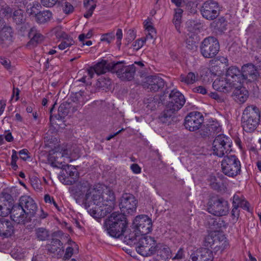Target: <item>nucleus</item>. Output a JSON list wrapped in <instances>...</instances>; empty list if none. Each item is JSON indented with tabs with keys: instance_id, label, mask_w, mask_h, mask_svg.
Segmentation results:
<instances>
[{
	"instance_id": "obj_1",
	"label": "nucleus",
	"mask_w": 261,
	"mask_h": 261,
	"mask_svg": "<svg viewBox=\"0 0 261 261\" xmlns=\"http://www.w3.org/2000/svg\"><path fill=\"white\" fill-rule=\"evenodd\" d=\"M115 201L114 193L110 189L106 187L102 190L92 187L90 192L85 194L83 206L93 217H104L113 210Z\"/></svg>"
},
{
	"instance_id": "obj_2",
	"label": "nucleus",
	"mask_w": 261,
	"mask_h": 261,
	"mask_svg": "<svg viewBox=\"0 0 261 261\" xmlns=\"http://www.w3.org/2000/svg\"><path fill=\"white\" fill-rule=\"evenodd\" d=\"M37 210V204L32 197L22 196L19 203L13 206L11 219L18 224L29 222L36 217Z\"/></svg>"
},
{
	"instance_id": "obj_3",
	"label": "nucleus",
	"mask_w": 261,
	"mask_h": 261,
	"mask_svg": "<svg viewBox=\"0 0 261 261\" xmlns=\"http://www.w3.org/2000/svg\"><path fill=\"white\" fill-rule=\"evenodd\" d=\"M243 83L242 71L237 66H232L226 71L225 77L217 78L214 81L213 87L217 91L228 93L232 90L233 87H239Z\"/></svg>"
},
{
	"instance_id": "obj_4",
	"label": "nucleus",
	"mask_w": 261,
	"mask_h": 261,
	"mask_svg": "<svg viewBox=\"0 0 261 261\" xmlns=\"http://www.w3.org/2000/svg\"><path fill=\"white\" fill-rule=\"evenodd\" d=\"M104 226L110 236L118 238L124 234L127 227L126 218L122 213L114 212L106 219Z\"/></svg>"
},
{
	"instance_id": "obj_5",
	"label": "nucleus",
	"mask_w": 261,
	"mask_h": 261,
	"mask_svg": "<svg viewBox=\"0 0 261 261\" xmlns=\"http://www.w3.org/2000/svg\"><path fill=\"white\" fill-rule=\"evenodd\" d=\"M259 109L255 105L247 106L244 110L241 118L243 129L247 132L254 131L259 123Z\"/></svg>"
},
{
	"instance_id": "obj_6",
	"label": "nucleus",
	"mask_w": 261,
	"mask_h": 261,
	"mask_svg": "<svg viewBox=\"0 0 261 261\" xmlns=\"http://www.w3.org/2000/svg\"><path fill=\"white\" fill-rule=\"evenodd\" d=\"M222 172L230 177H234L241 173V165L235 155H226L221 161Z\"/></svg>"
},
{
	"instance_id": "obj_7",
	"label": "nucleus",
	"mask_w": 261,
	"mask_h": 261,
	"mask_svg": "<svg viewBox=\"0 0 261 261\" xmlns=\"http://www.w3.org/2000/svg\"><path fill=\"white\" fill-rule=\"evenodd\" d=\"M159 247L154 238L150 236H142L136 246L138 253L143 256H150L154 254Z\"/></svg>"
},
{
	"instance_id": "obj_8",
	"label": "nucleus",
	"mask_w": 261,
	"mask_h": 261,
	"mask_svg": "<svg viewBox=\"0 0 261 261\" xmlns=\"http://www.w3.org/2000/svg\"><path fill=\"white\" fill-rule=\"evenodd\" d=\"M207 211L216 216H226L229 211V204L228 201L222 197L212 198L207 203Z\"/></svg>"
},
{
	"instance_id": "obj_9",
	"label": "nucleus",
	"mask_w": 261,
	"mask_h": 261,
	"mask_svg": "<svg viewBox=\"0 0 261 261\" xmlns=\"http://www.w3.org/2000/svg\"><path fill=\"white\" fill-rule=\"evenodd\" d=\"M231 145L232 142L229 137L222 134L219 135L213 141V154L219 157H224L231 150Z\"/></svg>"
},
{
	"instance_id": "obj_10",
	"label": "nucleus",
	"mask_w": 261,
	"mask_h": 261,
	"mask_svg": "<svg viewBox=\"0 0 261 261\" xmlns=\"http://www.w3.org/2000/svg\"><path fill=\"white\" fill-rule=\"evenodd\" d=\"M92 185L86 180H81L69 188V192L75 200L76 202L83 205L85 194L90 192Z\"/></svg>"
},
{
	"instance_id": "obj_11",
	"label": "nucleus",
	"mask_w": 261,
	"mask_h": 261,
	"mask_svg": "<svg viewBox=\"0 0 261 261\" xmlns=\"http://www.w3.org/2000/svg\"><path fill=\"white\" fill-rule=\"evenodd\" d=\"M220 45L217 39L214 37L205 38L201 43L200 50L205 58H212L218 53Z\"/></svg>"
},
{
	"instance_id": "obj_12",
	"label": "nucleus",
	"mask_w": 261,
	"mask_h": 261,
	"mask_svg": "<svg viewBox=\"0 0 261 261\" xmlns=\"http://www.w3.org/2000/svg\"><path fill=\"white\" fill-rule=\"evenodd\" d=\"M113 67V73H116L117 76L122 81H131L134 79L136 71V67L134 64L125 66L124 62H115Z\"/></svg>"
},
{
	"instance_id": "obj_13",
	"label": "nucleus",
	"mask_w": 261,
	"mask_h": 261,
	"mask_svg": "<svg viewBox=\"0 0 261 261\" xmlns=\"http://www.w3.org/2000/svg\"><path fill=\"white\" fill-rule=\"evenodd\" d=\"M220 7L218 3L214 0H207L202 4L200 12L203 18L213 20L219 15Z\"/></svg>"
},
{
	"instance_id": "obj_14",
	"label": "nucleus",
	"mask_w": 261,
	"mask_h": 261,
	"mask_svg": "<svg viewBox=\"0 0 261 261\" xmlns=\"http://www.w3.org/2000/svg\"><path fill=\"white\" fill-rule=\"evenodd\" d=\"M133 228L139 231L141 236L149 233L152 230V221L146 215L137 216L133 221Z\"/></svg>"
},
{
	"instance_id": "obj_15",
	"label": "nucleus",
	"mask_w": 261,
	"mask_h": 261,
	"mask_svg": "<svg viewBox=\"0 0 261 261\" xmlns=\"http://www.w3.org/2000/svg\"><path fill=\"white\" fill-rule=\"evenodd\" d=\"M165 82L161 77L157 75H150L145 77L142 81V86L150 92H158L164 87Z\"/></svg>"
},
{
	"instance_id": "obj_16",
	"label": "nucleus",
	"mask_w": 261,
	"mask_h": 261,
	"mask_svg": "<svg viewBox=\"0 0 261 261\" xmlns=\"http://www.w3.org/2000/svg\"><path fill=\"white\" fill-rule=\"evenodd\" d=\"M62 171L59 175L60 181L65 185H72L78 178V172L76 168L71 165H64L61 167Z\"/></svg>"
},
{
	"instance_id": "obj_17",
	"label": "nucleus",
	"mask_w": 261,
	"mask_h": 261,
	"mask_svg": "<svg viewBox=\"0 0 261 261\" xmlns=\"http://www.w3.org/2000/svg\"><path fill=\"white\" fill-rule=\"evenodd\" d=\"M203 122V117L198 112L190 113L185 118L184 125L191 132L199 129Z\"/></svg>"
},
{
	"instance_id": "obj_18",
	"label": "nucleus",
	"mask_w": 261,
	"mask_h": 261,
	"mask_svg": "<svg viewBox=\"0 0 261 261\" xmlns=\"http://www.w3.org/2000/svg\"><path fill=\"white\" fill-rule=\"evenodd\" d=\"M226 238L224 235L219 232H211L207 235L204 241V246L217 249H223L224 247L222 245L226 242Z\"/></svg>"
},
{
	"instance_id": "obj_19",
	"label": "nucleus",
	"mask_w": 261,
	"mask_h": 261,
	"mask_svg": "<svg viewBox=\"0 0 261 261\" xmlns=\"http://www.w3.org/2000/svg\"><path fill=\"white\" fill-rule=\"evenodd\" d=\"M138 201L130 193H124L120 199L119 207L123 213L132 214L136 212Z\"/></svg>"
},
{
	"instance_id": "obj_20",
	"label": "nucleus",
	"mask_w": 261,
	"mask_h": 261,
	"mask_svg": "<svg viewBox=\"0 0 261 261\" xmlns=\"http://www.w3.org/2000/svg\"><path fill=\"white\" fill-rule=\"evenodd\" d=\"M68 152L67 149H65L62 152L56 151L49 153L48 156L49 163L53 167L61 169L62 166L64 165L63 163L66 161V159H68L69 162L72 161Z\"/></svg>"
},
{
	"instance_id": "obj_21",
	"label": "nucleus",
	"mask_w": 261,
	"mask_h": 261,
	"mask_svg": "<svg viewBox=\"0 0 261 261\" xmlns=\"http://www.w3.org/2000/svg\"><path fill=\"white\" fill-rule=\"evenodd\" d=\"M167 108H171L173 111H178L184 105L186 102L184 95L176 89L171 91L169 96Z\"/></svg>"
},
{
	"instance_id": "obj_22",
	"label": "nucleus",
	"mask_w": 261,
	"mask_h": 261,
	"mask_svg": "<svg viewBox=\"0 0 261 261\" xmlns=\"http://www.w3.org/2000/svg\"><path fill=\"white\" fill-rule=\"evenodd\" d=\"M46 249L53 256L60 258L63 256L64 249L63 243L58 239H53L50 242L46 245Z\"/></svg>"
},
{
	"instance_id": "obj_23",
	"label": "nucleus",
	"mask_w": 261,
	"mask_h": 261,
	"mask_svg": "<svg viewBox=\"0 0 261 261\" xmlns=\"http://www.w3.org/2000/svg\"><path fill=\"white\" fill-rule=\"evenodd\" d=\"M213 258L212 251L205 248H199L191 255L192 261H212Z\"/></svg>"
},
{
	"instance_id": "obj_24",
	"label": "nucleus",
	"mask_w": 261,
	"mask_h": 261,
	"mask_svg": "<svg viewBox=\"0 0 261 261\" xmlns=\"http://www.w3.org/2000/svg\"><path fill=\"white\" fill-rule=\"evenodd\" d=\"M242 74L243 81L253 82L257 80L259 73L256 67L252 64H247L242 67Z\"/></svg>"
},
{
	"instance_id": "obj_25",
	"label": "nucleus",
	"mask_w": 261,
	"mask_h": 261,
	"mask_svg": "<svg viewBox=\"0 0 261 261\" xmlns=\"http://www.w3.org/2000/svg\"><path fill=\"white\" fill-rule=\"evenodd\" d=\"M12 29L7 25L4 19H0V41L2 43H10L12 41Z\"/></svg>"
},
{
	"instance_id": "obj_26",
	"label": "nucleus",
	"mask_w": 261,
	"mask_h": 261,
	"mask_svg": "<svg viewBox=\"0 0 261 261\" xmlns=\"http://www.w3.org/2000/svg\"><path fill=\"white\" fill-rule=\"evenodd\" d=\"M232 90V97L236 101L244 103L246 101L248 97V91L243 86V83H241L239 87H233Z\"/></svg>"
},
{
	"instance_id": "obj_27",
	"label": "nucleus",
	"mask_w": 261,
	"mask_h": 261,
	"mask_svg": "<svg viewBox=\"0 0 261 261\" xmlns=\"http://www.w3.org/2000/svg\"><path fill=\"white\" fill-rule=\"evenodd\" d=\"M14 233V226L8 219L0 218V236L3 238H8Z\"/></svg>"
},
{
	"instance_id": "obj_28",
	"label": "nucleus",
	"mask_w": 261,
	"mask_h": 261,
	"mask_svg": "<svg viewBox=\"0 0 261 261\" xmlns=\"http://www.w3.org/2000/svg\"><path fill=\"white\" fill-rule=\"evenodd\" d=\"M113 64H115V62L109 63L106 60H102L92 67L95 69V73L99 75L106 73L108 71L113 73Z\"/></svg>"
},
{
	"instance_id": "obj_29",
	"label": "nucleus",
	"mask_w": 261,
	"mask_h": 261,
	"mask_svg": "<svg viewBox=\"0 0 261 261\" xmlns=\"http://www.w3.org/2000/svg\"><path fill=\"white\" fill-rule=\"evenodd\" d=\"M177 111H173L171 108H167V106H166V109L159 116L160 122L167 125L171 124L174 121V120L175 118L174 114Z\"/></svg>"
},
{
	"instance_id": "obj_30",
	"label": "nucleus",
	"mask_w": 261,
	"mask_h": 261,
	"mask_svg": "<svg viewBox=\"0 0 261 261\" xmlns=\"http://www.w3.org/2000/svg\"><path fill=\"white\" fill-rule=\"evenodd\" d=\"M29 37L31 39L28 43L27 46L30 47H34L41 43L44 39L43 36L39 33L35 27L31 29L29 33Z\"/></svg>"
},
{
	"instance_id": "obj_31",
	"label": "nucleus",
	"mask_w": 261,
	"mask_h": 261,
	"mask_svg": "<svg viewBox=\"0 0 261 261\" xmlns=\"http://www.w3.org/2000/svg\"><path fill=\"white\" fill-rule=\"evenodd\" d=\"M53 18V13L50 10L40 11L35 17L37 23L43 24L49 21Z\"/></svg>"
},
{
	"instance_id": "obj_32",
	"label": "nucleus",
	"mask_w": 261,
	"mask_h": 261,
	"mask_svg": "<svg viewBox=\"0 0 261 261\" xmlns=\"http://www.w3.org/2000/svg\"><path fill=\"white\" fill-rule=\"evenodd\" d=\"M179 79L187 85H192L198 81L199 76L196 72H189L187 75L181 74Z\"/></svg>"
},
{
	"instance_id": "obj_33",
	"label": "nucleus",
	"mask_w": 261,
	"mask_h": 261,
	"mask_svg": "<svg viewBox=\"0 0 261 261\" xmlns=\"http://www.w3.org/2000/svg\"><path fill=\"white\" fill-rule=\"evenodd\" d=\"M171 2L177 8H180L185 7L186 9L191 13L195 11V9L193 8L194 4L192 0H171Z\"/></svg>"
},
{
	"instance_id": "obj_34",
	"label": "nucleus",
	"mask_w": 261,
	"mask_h": 261,
	"mask_svg": "<svg viewBox=\"0 0 261 261\" xmlns=\"http://www.w3.org/2000/svg\"><path fill=\"white\" fill-rule=\"evenodd\" d=\"M183 12V10L180 8H177L174 9L173 23L175 25L176 30L179 33H180V24L181 23V18Z\"/></svg>"
},
{
	"instance_id": "obj_35",
	"label": "nucleus",
	"mask_w": 261,
	"mask_h": 261,
	"mask_svg": "<svg viewBox=\"0 0 261 261\" xmlns=\"http://www.w3.org/2000/svg\"><path fill=\"white\" fill-rule=\"evenodd\" d=\"M141 237V234L139 231L135 229L133 231H130L125 236V241L127 244L136 245L139 241V239Z\"/></svg>"
},
{
	"instance_id": "obj_36",
	"label": "nucleus",
	"mask_w": 261,
	"mask_h": 261,
	"mask_svg": "<svg viewBox=\"0 0 261 261\" xmlns=\"http://www.w3.org/2000/svg\"><path fill=\"white\" fill-rule=\"evenodd\" d=\"M157 251L158 255L164 260L171 257V251L170 248L167 246L158 243Z\"/></svg>"
},
{
	"instance_id": "obj_37",
	"label": "nucleus",
	"mask_w": 261,
	"mask_h": 261,
	"mask_svg": "<svg viewBox=\"0 0 261 261\" xmlns=\"http://www.w3.org/2000/svg\"><path fill=\"white\" fill-rule=\"evenodd\" d=\"M41 4L38 2H33L26 6V12L29 15H33L35 17L38 11L41 9Z\"/></svg>"
},
{
	"instance_id": "obj_38",
	"label": "nucleus",
	"mask_w": 261,
	"mask_h": 261,
	"mask_svg": "<svg viewBox=\"0 0 261 261\" xmlns=\"http://www.w3.org/2000/svg\"><path fill=\"white\" fill-rule=\"evenodd\" d=\"M12 18H13V21L17 24H21L24 23L25 20L23 12L20 9L16 10L13 12Z\"/></svg>"
},
{
	"instance_id": "obj_39",
	"label": "nucleus",
	"mask_w": 261,
	"mask_h": 261,
	"mask_svg": "<svg viewBox=\"0 0 261 261\" xmlns=\"http://www.w3.org/2000/svg\"><path fill=\"white\" fill-rule=\"evenodd\" d=\"M37 238L40 241H45L49 237V232L46 228L39 227L35 230Z\"/></svg>"
},
{
	"instance_id": "obj_40",
	"label": "nucleus",
	"mask_w": 261,
	"mask_h": 261,
	"mask_svg": "<svg viewBox=\"0 0 261 261\" xmlns=\"http://www.w3.org/2000/svg\"><path fill=\"white\" fill-rule=\"evenodd\" d=\"M59 4L62 7L63 12L66 14H70L74 11V8L72 5L67 1H59Z\"/></svg>"
},
{
	"instance_id": "obj_41",
	"label": "nucleus",
	"mask_w": 261,
	"mask_h": 261,
	"mask_svg": "<svg viewBox=\"0 0 261 261\" xmlns=\"http://www.w3.org/2000/svg\"><path fill=\"white\" fill-rule=\"evenodd\" d=\"M13 9L7 4H4L0 8L1 14L7 18L12 17L13 15Z\"/></svg>"
},
{
	"instance_id": "obj_42",
	"label": "nucleus",
	"mask_w": 261,
	"mask_h": 261,
	"mask_svg": "<svg viewBox=\"0 0 261 261\" xmlns=\"http://www.w3.org/2000/svg\"><path fill=\"white\" fill-rule=\"evenodd\" d=\"M75 42L73 38L69 36L66 39H63L61 43L58 45V48L61 50H64L67 47H70L74 44Z\"/></svg>"
},
{
	"instance_id": "obj_43",
	"label": "nucleus",
	"mask_w": 261,
	"mask_h": 261,
	"mask_svg": "<svg viewBox=\"0 0 261 261\" xmlns=\"http://www.w3.org/2000/svg\"><path fill=\"white\" fill-rule=\"evenodd\" d=\"M12 208L13 207L7 205L6 203L0 204V216L6 217L11 214V216Z\"/></svg>"
},
{
	"instance_id": "obj_44",
	"label": "nucleus",
	"mask_w": 261,
	"mask_h": 261,
	"mask_svg": "<svg viewBox=\"0 0 261 261\" xmlns=\"http://www.w3.org/2000/svg\"><path fill=\"white\" fill-rule=\"evenodd\" d=\"M144 104L146 105V107L151 111L154 110L156 108V101L152 97L146 98L144 100Z\"/></svg>"
},
{
	"instance_id": "obj_45",
	"label": "nucleus",
	"mask_w": 261,
	"mask_h": 261,
	"mask_svg": "<svg viewBox=\"0 0 261 261\" xmlns=\"http://www.w3.org/2000/svg\"><path fill=\"white\" fill-rule=\"evenodd\" d=\"M115 33L114 32H109L102 34L101 37V41L106 42L109 44L114 41L115 39Z\"/></svg>"
},
{
	"instance_id": "obj_46",
	"label": "nucleus",
	"mask_w": 261,
	"mask_h": 261,
	"mask_svg": "<svg viewBox=\"0 0 261 261\" xmlns=\"http://www.w3.org/2000/svg\"><path fill=\"white\" fill-rule=\"evenodd\" d=\"M68 105L67 103H62L58 108L59 115L60 117H64L68 113Z\"/></svg>"
},
{
	"instance_id": "obj_47",
	"label": "nucleus",
	"mask_w": 261,
	"mask_h": 261,
	"mask_svg": "<svg viewBox=\"0 0 261 261\" xmlns=\"http://www.w3.org/2000/svg\"><path fill=\"white\" fill-rule=\"evenodd\" d=\"M208 180L210 183V186L212 188L215 190H218L220 188V183L218 182L216 176L212 175H210Z\"/></svg>"
},
{
	"instance_id": "obj_48",
	"label": "nucleus",
	"mask_w": 261,
	"mask_h": 261,
	"mask_svg": "<svg viewBox=\"0 0 261 261\" xmlns=\"http://www.w3.org/2000/svg\"><path fill=\"white\" fill-rule=\"evenodd\" d=\"M186 47L190 50H195L197 48V44L193 38L189 37L186 40Z\"/></svg>"
},
{
	"instance_id": "obj_49",
	"label": "nucleus",
	"mask_w": 261,
	"mask_h": 261,
	"mask_svg": "<svg viewBox=\"0 0 261 261\" xmlns=\"http://www.w3.org/2000/svg\"><path fill=\"white\" fill-rule=\"evenodd\" d=\"M3 197L4 198V201L7 202L6 203L7 205H10L12 207L14 206L13 205L14 200L11 194L7 192L3 193Z\"/></svg>"
},
{
	"instance_id": "obj_50",
	"label": "nucleus",
	"mask_w": 261,
	"mask_h": 261,
	"mask_svg": "<svg viewBox=\"0 0 261 261\" xmlns=\"http://www.w3.org/2000/svg\"><path fill=\"white\" fill-rule=\"evenodd\" d=\"M208 130L211 133H218L221 132V127L220 125L217 122L213 123L210 124L208 127Z\"/></svg>"
},
{
	"instance_id": "obj_51",
	"label": "nucleus",
	"mask_w": 261,
	"mask_h": 261,
	"mask_svg": "<svg viewBox=\"0 0 261 261\" xmlns=\"http://www.w3.org/2000/svg\"><path fill=\"white\" fill-rule=\"evenodd\" d=\"M41 4L46 8L53 7L58 2V0H40Z\"/></svg>"
},
{
	"instance_id": "obj_52",
	"label": "nucleus",
	"mask_w": 261,
	"mask_h": 261,
	"mask_svg": "<svg viewBox=\"0 0 261 261\" xmlns=\"http://www.w3.org/2000/svg\"><path fill=\"white\" fill-rule=\"evenodd\" d=\"M145 41L144 40L143 38H142L141 39H138L136 40L133 43V46L134 47V49L135 50H138L140 48H141Z\"/></svg>"
},
{
	"instance_id": "obj_53",
	"label": "nucleus",
	"mask_w": 261,
	"mask_h": 261,
	"mask_svg": "<svg viewBox=\"0 0 261 261\" xmlns=\"http://www.w3.org/2000/svg\"><path fill=\"white\" fill-rule=\"evenodd\" d=\"M97 2V0H84V5L86 8L90 7L95 9Z\"/></svg>"
},
{
	"instance_id": "obj_54",
	"label": "nucleus",
	"mask_w": 261,
	"mask_h": 261,
	"mask_svg": "<svg viewBox=\"0 0 261 261\" xmlns=\"http://www.w3.org/2000/svg\"><path fill=\"white\" fill-rule=\"evenodd\" d=\"M31 185L33 188L37 191L40 192L42 191V188L40 182L37 179H34L31 181Z\"/></svg>"
},
{
	"instance_id": "obj_55",
	"label": "nucleus",
	"mask_w": 261,
	"mask_h": 261,
	"mask_svg": "<svg viewBox=\"0 0 261 261\" xmlns=\"http://www.w3.org/2000/svg\"><path fill=\"white\" fill-rule=\"evenodd\" d=\"M243 201L239 195L234 194L232 198V206L240 207V204Z\"/></svg>"
},
{
	"instance_id": "obj_56",
	"label": "nucleus",
	"mask_w": 261,
	"mask_h": 261,
	"mask_svg": "<svg viewBox=\"0 0 261 261\" xmlns=\"http://www.w3.org/2000/svg\"><path fill=\"white\" fill-rule=\"evenodd\" d=\"M116 38H117L116 44H117V46L119 47H120V45L121 44V39L123 37V33H122V31L121 29H117L116 33Z\"/></svg>"
},
{
	"instance_id": "obj_57",
	"label": "nucleus",
	"mask_w": 261,
	"mask_h": 261,
	"mask_svg": "<svg viewBox=\"0 0 261 261\" xmlns=\"http://www.w3.org/2000/svg\"><path fill=\"white\" fill-rule=\"evenodd\" d=\"M93 35L92 31L91 30L87 34H82L79 35V39L80 42H83L85 39H89Z\"/></svg>"
},
{
	"instance_id": "obj_58",
	"label": "nucleus",
	"mask_w": 261,
	"mask_h": 261,
	"mask_svg": "<svg viewBox=\"0 0 261 261\" xmlns=\"http://www.w3.org/2000/svg\"><path fill=\"white\" fill-rule=\"evenodd\" d=\"M0 62L6 69H9L10 68L11 62L9 59L1 57H0Z\"/></svg>"
},
{
	"instance_id": "obj_59",
	"label": "nucleus",
	"mask_w": 261,
	"mask_h": 261,
	"mask_svg": "<svg viewBox=\"0 0 261 261\" xmlns=\"http://www.w3.org/2000/svg\"><path fill=\"white\" fill-rule=\"evenodd\" d=\"M29 151L26 149H23L19 151V154L20 155V158L23 161H27L30 156L28 155Z\"/></svg>"
},
{
	"instance_id": "obj_60",
	"label": "nucleus",
	"mask_w": 261,
	"mask_h": 261,
	"mask_svg": "<svg viewBox=\"0 0 261 261\" xmlns=\"http://www.w3.org/2000/svg\"><path fill=\"white\" fill-rule=\"evenodd\" d=\"M73 249L71 247H68L66 248L64 255L63 256L64 259H68L71 257L73 254Z\"/></svg>"
},
{
	"instance_id": "obj_61",
	"label": "nucleus",
	"mask_w": 261,
	"mask_h": 261,
	"mask_svg": "<svg viewBox=\"0 0 261 261\" xmlns=\"http://www.w3.org/2000/svg\"><path fill=\"white\" fill-rule=\"evenodd\" d=\"M239 207L232 206V209L231 212V217L233 220L237 221L239 216Z\"/></svg>"
},
{
	"instance_id": "obj_62",
	"label": "nucleus",
	"mask_w": 261,
	"mask_h": 261,
	"mask_svg": "<svg viewBox=\"0 0 261 261\" xmlns=\"http://www.w3.org/2000/svg\"><path fill=\"white\" fill-rule=\"evenodd\" d=\"M193 91L195 93H198L202 94H205L207 92L206 89L204 87L200 86L195 87L193 89Z\"/></svg>"
},
{
	"instance_id": "obj_63",
	"label": "nucleus",
	"mask_w": 261,
	"mask_h": 261,
	"mask_svg": "<svg viewBox=\"0 0 261 261\" xmlns=\"http://www.w3.org/2000/svg\"><path fill=\"white\" fill-rule=\"evenodd\" d=\"M56 36L58 38H62L63 39H66V37L69 36L65 32L62 31L61 30H57L56 32Z\"/></svg>"
},
{
	"instance_id": "obj_64",
	"label": "nucleus",
	"mask_w": 261,
	"mask_h": 261,
	"mask_svg": "<svg viewBox=\"0 0 261 261\" xmlns=\"http://www.w3.org/2000/svg\"><path fill=\"white\" fill-rule=\"evenodd\" d=\"M130 169L135 174L140 173L141 171V169L140 166L137 164H133L130 166Z\"/></svg>"
}]
</instances>
